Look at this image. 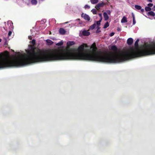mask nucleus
Segmentation results:
<instances>
[{
    "instance_id": "dca6fc26",
    "label": "nucleus",
    "mask_w": 155,
    "mask_h": 155,
    "mask_svg": "<svg viewBox=\"0 0 155 155\" xmlns=\"http://www.w3.org/2000/svg\"><path fill=\"white\" fill-rule=\"evenodd\" d=\"M31 2L32 5H36L37 3V1L36 0H31Z\"/></svg>"
},
{
    "instance_id": "6ab92c4d",
    "label": "nucleus",
    "mask_w": 155,
    "mask_h": 155,
    "mask_svg": "<svg viewBox=\"0 0 155 155\" xmlns=\"http://www.w3.org/2000/svg\"><path fill=\"white\" fill-rule=\"evenodd\" d=\"M63 42L62 41H60L58 43L56 44V45L58 46H61L63 45Z\"/></svg>"
},
{
    "instance_id": "72a5a7b5",
    "label": "nucleus",
    "mask_w": 155,
    "mask_h": 155,
    "mask_svg": "<svg viewBox=\"0 0 155 155\" xmlns=\"http://www.w3.org/2000/svg\"><path fill=\"white\" fill-rule=\"evenodd\" d=\"M95 8L97 9V5H96V6H95Z\"/></svg>"
},
{
    "instance_id": "2f4dec72",
    "label": "nucleus",
    "mask_w": 155,
    "mask_h": 155,
    "mask_svg": "<svg viewBox=\"0 0 155 155\" xmlns=\"http://www.w3.org/2000/svg\"><path fill=\"white\" fill-rule=\"evenodd\" d=\"M148 1L150 2H152V0H148Z\"/></svg>"
},
{
    "instance_id": "7c9ffc66",
    "label": "nucleus",
    "mask_w": 155,
    "mask_h": 155,
    "mask_svg": "<svg viewBox=\"0 0 155 155\" xmlns=\"http://www.w3.org/2000/svg\"><path fill=\"white\" fill-rule=\"evenodd\" d=\"M120 28H118L117 29V30L118 31H120Z\"/></svg>"
},
{
    "instance_id": "39448f33",
    "label": "nucleus",
    "mask_w": 155,
    "mask_h": 155,
    "mask_svg": "<svg viewBox=\"0 0 155 155\" xmlns=\"http://www.w3.org/2000/svg\"><path fill=\"white\" fill-rule=\"evenodd\" d=\"M88 30H84L82 32V34L84 36H88L90 35V32L88 31Z\"/></svg>"
},
{
    "instance_id": "bb28decb",
    "label": "nucleus",
    "mask_w": 155,
    "mask_h": 155,
    "mask_svg": "<svg viewBox=\"0 0 155 155\" xmlns=\"http://www.w3.org/2000/svg\"><path fill=\"white\" fill-rule=\"evenodd\" d=\"M98 15L101 18V20L102 19L101 14H99Z\"/></svg>"
},
{
    "instance_id": "5701e85b",
    "label": "nucleus",
    "mask_w": 155,
    "mask_h": 155,
    "mask_svg": "<svg viewBox=\"0 0 155 155\" xmlns=\"http://www.w3.org/2000/svg\"><path fill=\"white\" fill-rule=\"evenodd\" d=\"M153 4L151 3H149L147 5L148 6V7H152L153 6Z\"/></svg>"
},
{
    "instance_id": "4be33fe9",
    "label": "nucleus",
    "mask_w": 155,
    "mask_h": 155,
    "mask_svg": "<svg viewBox=\"0 0 155 155\" xmlns=\"http://www.w3.org/2000/svg\"><path fill=\"white\" fill-rule=\"evenodd\" d=\"M84 8L85 9H89L90 8V6L87 5H86L84 6Z\"/></svg>"
},
{
    "instance_id": "c9c22d12",
    "label": "nucleus",
    "mask_w": 155,
    "mask_h": 155,
    "mask_svg": "<svg viewBox=\"0 0 155 155\" xmlns=\"http://www.w3.org/2000/svg\"><path fill=\"white\" fill-rule=\"evenodd\" d=\"M2 39H0V42L1 41Z\"/></svg>"
},
{
    "instance_id": "9d476101",
    "label": "nucleus",
    "mask_w": 155,
    "mask_h": 155,
    "mask_svg": "<svg viewBox=\"0 0 155 155\" xmlns=\"http://www.w3.org/2000/svg\"><path fill=\"white\" fill-rule=\"evenodd\" d=\"M75 43L74 41H68L67 43V45L68 46H71L75 44Z\"/></svg>"
},
{
    "instance_id": "423d86ee",
    "label": "nucleus",
    "mask_w": 155,
    "mask_h": 155,
    "mask_svg": "<svg viewBox=\"0 0 155 155\" xmlns=\"http://www.w3.org/2000/svg\"><path fill=\"white\" fill-rule=\"evenodd\" d=\"M133 40L132 38H129L127 41V43L129 45H131L133 43Z\"/></svg>"
},
{
    "instance_id": "f257e3e1",
    "label": "nucleus",
    "mask_w": 155,
    "mask_h": 155,
    "mask_svg": "<svg viewBox=\"0 0 155 155\" xmlns=\"http://www.w3.org/2000/svg\"><path fill=\"white\" fill-rule=\"evenodd\" d=\"M155 54V44H147L143 46L141 50H136V57Z\"/></svg>"
},
{
    "instance_id": "4c0bfd02",
    "label": "nucleus",
    "mask_w": 155,
    "mask_h": 155,
    "mask_svg": "<svg viewBox=\"0 0 155 155\" xmlns=\"http://www.w3.org/2000/svg\"><path fill=\"white\" fill-rule=\"evenodd\" d=\"M41 1H44L45 0H41Z\"/></svg>"
},
{
    "instance_id": "f8f14e48",
    "label": "nucleus",
    "mask_w": 155,
    "mask_h": 155,
    "mask_svg": "<svg viewBox=\"0 0 155 155\" xmlns=\"http://www.w3.org/2000/svg\"><path fill=\"white\" fill-rule=\"evenodd\" d=\"M46 41L49 45H51L53 44V42L49 39L47 40Z\"/></svg>"
},
{
    "instance_id": "4468645a",
    "label": "nucleus",
    "mask_w": 155,
    "mask_h": 155,
    "mask_svg": "<svg viewBox=\"0 0 155 155\" xmlns=\"http://www.w3.org/2000/svg\"><path fill=\"white\" fill-rule=\"evenodd\" d=\"M132 17L133 18V24L134 25L136 23V21H135V19L134 15L133 13H132Z\"/></svg>"
},
{
    "instance_id": "393cba45",
    "label": "nucleus",
    "mask_w": 155,
    "mask_h": 155,
    "mask_svg": "<svg viewBox=\"0 0 155 155\" xmlns=\"http://www.w3.org/2000/svg\"><path fill=\"white\" fill-rule=\"evenodd\" d=\"M114 32H112L109 35L110 37H112V36H113L114 35Z\"/></svg>"
},
{
    "instance_id": "6e6552de",
    "label": "nucleus",
    "mask_w": 155,
    "mask_h": 155,
    "mask_svg": "<svg viewBox=\"0 0 155 155\" xmlns=\"http://www.w3.org/2000/svg\"><path fill=\"white\" fill-rule=\"evenodd\" d=\"M96 24H97V21H95V23L94 24L90 26L89 29V30H92L94 29L95 27Z\"/></svg>"
},
{
    "instance_id": "473e14b6",
    "label": "nucleus",
    "mask_w": 155,
    "mask_h": 155,
    "mask_svg": "<svg viewBox=\"0 0 155 155\" xmlns=\"http://www.w3.org/2000/svg\"><path fill=\"white\" fill-rule=\"evenodd\" d=\"M107 12H108V14L110 13V11H108Z\"/></svg>"
},
{
    "instance_id": "ddd939ff",
    "label": "nucleus",
    "mask_w": 155,
    "mask_h": 155,
    "mask_svg": "<svg viewBox=\"0 0 155 155\" xmlns=\"http://www.w3.org/2000/svg\"><path fill=\"white\" fill-rule=\"evenodd\" d=\"M139 41V39H137L135 42V44H134V46L135 48H137L138 47V42Z\"/></svg>"
},
{
    "instance_id": "20e7f679",
    "label": "nucleus",
    "mask_w": 155,
    "mask_h": 155,
    "mask_svg": "<svg viewBox=\"0 0 155 155\" xmlns=\"http://www.w3.org/2000/svg\"><path fill=\"white\" fill-rule=\"evenodd\" d=\"M135 8L137 10H140V12L143 13L144 12V10L143 8H142L141 7L138 5H135Z\"/></svg>"
},
{
    "instance_id": "a211bd4d",
    "label": "nucleus",
    "mask_w": 155,
    "mask_h": 155,
    "mask_svg": "<svg viewBox=\"0 0 155 155\" xmlns=\"http://www.w3.org/2000/svg\"><path fill=\"white\" fill-rule=\"evenodd\" d=\"M109 23L108 22H107L104 24L103 28H106L108 27L109 26Z\"/></svg>"
},
{
    "instance_id": "58836bf2",
    "label": "nucleus",
    "mask_w": 155,
    "mask_h": 155,
    "mask_svg": "<svg viewBox=\"0 0 155 155\" xmlns=\"http://www.w3.org/2000/svg\"><path fill=\"white\" fill-rule=\"evenodd\" d=\"M97 2H98V0H97Z\"/></svg>"
},
{
    "instance_id": "0eeeda50",
    "label": "nucleus",
    "mask_w": 155,
    "mask_h": 155,
    "mask_svg": "<svg viewBox=\"0 0 155 155\" xmlns=\"http://www.w3.org/2000/svg\"><path fill=\"white\" fill-rule=\"evenodd\" d=\"M59 32L60 34L64 35L66 31L64 28H61L59 29Z\"/></svg>"
},
{
    "instance_id": "9b49d317",
    "label": "nucleus",
    "mask_w": 155,
    "mask_h": 155,
    "mask_svg": "<svg viewBox=\"0 0 155 155\" xmlns=\"http://www.w3.org/2000/svg\"><path fill=\"white\" fill-rule=\"evenodd\" d=\"M127 22V18L125 16H124L121 20L122 23H125Z\"/></svg>"
},
{
    "instance_id": "f03ea898",
    "label": "nucleus",
    "mask_w": 155,
    "mask_h": 155,
    "mask_svg": "<svg viewBox=\"0 0 155 155\" xmlns=\"http://www.w3.org/2000/svg\"><path fill=\"white\" fill-rule=\"evenodd\" d=\"M81 17L84 18L85 20H87V21H89L90 20V18L88 15L82 13L81 15Z\"/></svg>"
},
{
    "instance_id": "412c9836",
    "label": "nucleus",
    "mask_w": 155,
    "mask_h": 155,
    "mask_svg": "<svg viewBox=\"0 0 155 155\" xmlns=\"http://www.w3.org/2000/svg\"><path fill=\"white\" fill-rule=\"evenodd\" d=\"M90 1L92 4H95L97 3V0H91Z\"/></svg>"
},
{
    "instance_id": "a878e982",
    "label": "nucleus",
    "mask_w": 155,
    "mask_h": 155,
    "mask_svg": "<svg viewBox=\"0 0 155 155\" xmlns=\"http://www.w3.org/2000/svg\"><path fill=\"white\" fill-rule=\"evenodd\" d=\"M12 34V31H9V32H8V36H11V35Z\"/></svg>"
},
{
    "instance_id": "1a4fd4ad",
    "label": "nucleus",
    "mask_w": 155,
    "mask_h": 155,
    "mask_svg": "<svg viewBox=\"0 0 155 155\" xmlns=\"http://www.w3.org/2000/svg\"><path fill=\"white\" fill-rule=\"evenodd\" d=\"M103 15L104 18V20L105 21L109 19V16H108L107 14V13L104 12L103 13Z\"/></svg>"
},
{
    "instance_id": "cd10ccee",
    "label": "nucleus",
    "mask_w": 155,
    "mask_h": 155,
    "mask_svg": "<svg viewBox=\"0 0 155 155\" xmlns=\"http://www.w3.org/2000/svg\"><path fill=\"white\" fill-rule=\"evenodd\" d=\"M101 21V20L99 21H97V25L100 24Z\"/></svg>"
},
{
    "instance_id": "c85d7f7f",
    "label": "nucleus",
    "mask_w": 155,
    "mask_h": 155,
    "mask_svg": "<svg viewBox=\"0 0 155 155\" xmlns=\"http://www.w3.org/2000/svg\"><path fill=\"white\" fill-rule=\"evenodd\" d=\"M152 10L153 11H155V5H154L153 8H152Z\"/></svg>"
},
{
    "instance_id": "e433bc0d",
    "label": "nucleus",
    "mask_w": 155,
    "mask_h": 155,
    "mask_svg": "<svg viewBox=\"0 0 155 155\" xmlns=\"http://www.w3.org/2000/svg\"><path fill=\"white\" fill-rule=\"evenodd\" d=\"M6 43L5 42V44H4V45H6Z\"/></svg>"
},
{
    "instance_id": "f704fd0d",
    "label": "nucleus",
    "mask_w": 155,
    "mask_h": 155,
    "mask_svg": "<svg viewBox=\"0 0 155 155\" xmlns=\"http://www.w3.org/2000/svg\"><path fill=\"white\" fill-rule=\"evenodd\" d=\"M99 29V28L97 26V32H99V31H98V29Z\"/></svg>"
},
{
    "instance_id": "2eb2a0df",
    "label": "nucleus",
    "mask_w": 155,
    "mask_h": 155,
    "mask_svg": "<svg viewBox=\"0 0 155 155\" xmlns=\"http://www.w3.org/2000/svg\"><path fill=\"white\" fill-rule=\"evenodd\" d=\"M148 15L154 16L155 15V13L151 11L149 12L148 13Z\"/></svg>"
},
{
    "instance_id": "aec40b11",
    "label": "nucleus",
    "mask_w": 155,
    "mask_h": 155,
    "mask_svg": "<svg viewBox=\"0 0 155 155\" xmlns=\"http://www.w3.org/2000/svg\"><path fill=\"white\" fill-rule=\"evenodd\" d=\"M91 11L94 14H97V11L95 9H93Z\"/></svg>"
},
{
    "instance_id": "b1692460",
    "label": "nucleus",
    "mask_w": 155,
    "mask_h": 155,
    "mask_svg": "<svg viewBox=\"0 0 155 155\" xmlns=\"http://www.w3.org/2000/svg\"><path fill=\"white\" fill-rule=\"evenodd\" d=\"M31 43L33 45H35V39L31 41Z\"/></svg>"
},
{
    "instance_id": "7ed1b4c3",
    "label": "nucleus",
    "mask_w": 155,
    "mask_h": 155,
    "mask_svg": "<svg viewBox=\"0 0 155 155\" xmlns=\"http://www.w3.org/2000/svg\"><path fill=\"white\" fill-rule=\"evenodd\" d=\"M106 4V3H104L103 2H102L101 3H99L97 4V11L100 9V8L101 7H103V6L105 5Z\"/></svg>"
},
{
    "instance_id": "c756f323",
    "label": "nucleus",
    "mask_w": 155,
    "mask_h": 155,
    "mask_svg": "<svg viewBox=\"0 0 155 155\" xmlns=\"http://www.w3.org/2000/svg\"><path fill=\"white\" fill-rule=\"evenodd\" d=\"M28 38L29 39L31 40L32 39V37L31 36H28Z\"/></svg>"
},
{
    "instance_id": "f3484780",
    "label": "nucleus",
    "mask_w": 155,
    "mask_h": 155,
    "mask_svg": "<svg viewBox=\"0 0 155 155\" xmlns=\"http://www.w3.org/2000/svg\"><path fill=\"white\" fill-rule=\"evenodd\" d=\"M145 11L147 12L150 11L151 10V8L150 7L148 6L146 7H145Z\"/></svg>"
}]
</instances>
